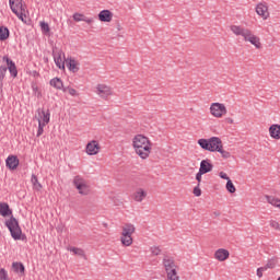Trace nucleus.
Here are the masks:
<instances>
[{"label": "nucleus", "mask_w": 280, "mask_h": 280, "mask_svg": "<svg viewBox=\"0 0 280 280\" xmlns=\"http://www.w3.org/2000/svg\"><path fill=\"white\" fill-rule=\"evenodd\" d=\"M66 67L69 71H71V60H66Z\"/></svg>", "instance_id": "49530a36"}, {"label": "nucleus", "mask_w": 280, "mask_h": 280, "mask_svg": "<svg viewBox=\"0 0 280 280\" xmlns=\"http://www.w3.org/2000/svg\"><path fill=\"white\" fill-rule=\"evenodd\" d=\"M3 91V83L0 82V93Z\"/></svg>", "instance_id": "8fccbe9b"}, {"label": "nucleus", "mask_w": 280, "mask_h": 280, "mask_svg": "<svg viewBox=\"0 0 280 280\" xmlns=\"http://www.w3.org/2000/svg\"><path fill=\"white\" fill-rule=\"evenodd\" d=\"M220 178H223V180H231V178L229 177V175L224 172H220L219 174Z\"/></svg>", "instance_id": "a18cd8bd"}, {"label": "nucleus", "mask_w": 280, "mask_h": 280, "mask_svg": "<svg viewBox=\"0 0 280 280\" xmlns=\"http://www.w3.org/2000/svg\"><path fill=\"white\" fill-rule=\"evenodd\" d=\"M73 19L77 22L83 21L84 23H88V25H91V23H94L95 21L93 18H86V15L80 13H74Z\"/></svg>", "instance_id": "b1692460"}, {"label": "nucleus", "mask_w": 280, "mask_h": 280, "mask_svg": "<svg viewBox=\"0 0 280 280\" xmlns=\"http://www.w3.org/2000/svg\"><path fill=\"white\" fill-rule=\"evenodd\" d=\"M22 23H27V9H24V11H19L18 13H14Z\"/></svg>", "instance_id": "c85d7f7f"}, {"label": "nucleus", "mask_w": 280, "mask_h": 280, "mask_svg": "<svg viewBox=\"0 0 280 280\" xmlns=\"http://www.w3.org/2000/svg\"><path fill=\"white\" fill-rule=\"evenodd\" d=\"M98 21L102 23H110L113 21V12L110 10H103L98 13Z\"/></svg>", "instance_id": "6ab92c4d"}, {"label": "nucleus", "mask_w": 280, "mask_h": 280, "mask_svg": "<svg viewBox=\"0 0 280 280\" xmlns=\"http://www.w3.org/2000/svg\"><path fill=\"white\" fill-rule=\"evenodd\" d=\"M0 215L2 218H10L4 224L11 233V237H13L15 241L21 240L23 231L21 230V225H19V220L12 215V210L10 209V205L8 202L0 201Z\"/></svg>", "instance_id": "f257e3e1"}, {"label": "nucleus", "mask_w": 280, "mask_h": 280, "mask_svg": "<svg viewBox=\"0 0 280 280\" xmlns=\"http://www.w3.org/2000/svg\"><path fill=\"white\" fill-rule=\"evenodd\" d=\"M37 113H38V118H37L38 124H43L44 126H47L51 117V114L49 113V110L45 112V109H38Z\"/></svg>", "instance_id": "ddd939ff"}, {"label": "nucleus", "mask_w": 280, "mask_h": 280, "mask_svg": "<svg viewBox=\"0 0 280 280\" xmlns=\"http://www.w3.org/2000/svg\"><path fill=\"white\" fill-rule=\"evenodd\" d=\"M278 280H280V277L278 278Z\"/></svg>", "instance_id": "5fc2aeb1"}, {"label": "nucleus", "mask_w": 280, "mask_h": 280, "mask_svg": "<svg viewBox=\"0 0 280 280\" xmlns=\"http://www.w3.org/2000/svg\"><path fill=\"white\" fill-rule=\"evenodd\" d=\"M136 228L131 223H126L122 226V232L120 235V242L122 246H132V234L135 233Z\"/></svg>", "instance_id": "20e7f679"}, {"label": "nucleus", "mask_w": 280, "mask_h": 280, "mask_svg": "<svg viewBox=\"0 0 280 280\" xmlns=\"http://www.w3.org/2000/svg\"><path fill=\"white\" fill-rule=\"evenodd\" d=\"M210 113L213 117H217L220 119L221 117H224L226 115V106L222 103H212L210 106Z\"/></svg>", "instance_id": "0eeeda50"}, {"label": "nucleus", "mask_w": 280, "mask_h": 280, "mask_svg": "<svg viewBox=\"0 0 280 280\" xmlns=\"http://www.w3.org/2000/svg\"><path fill=\"white\" fill-rule=\"evenodd\" d=\"M266 268L265 267H259L256 271V275L259 279H261V277H264V272H266Z\"/></svg>", "instance_id": "a19ab883"}, {"label": "nucleus", "mask_w": 280, "mask_h": 280, "mask_svg": "<svg viewBox=\"0 0 280 280\" xmlns=\"http://www.w3.org/2000/svg\"><path fill=\"white\" fill-rule=\"evenodd\" d=\"M192 194H194L195 196H197V197L202 196V190L200 189V184H198V185L194 188Z\"/></svg>", "instance_id": "4c0bfd02"}, {"label": "nucleus", "mask_w": 280, "mask_h": 280, "mask_svg": "<svg viewBox=\"0 0 280 280\" xmlns=\"http://www.w3.org/2000/svg\"><path fill=\"white\" fill-rule=\"evenodd\" d=\"M9 5L13 14H19V12H25L27 10V5H25L23 0H9Z\"/></svg>", "instance_id": "6e6552de"}, {"label": "nucleus", "mask_w": 280, "mask_h": 280, "mask_svg": "<svg viewBox=\"0 0 280 280\" xmlns=\"http://www.w3.org/2000/svg\"><path fill=\"white\" fill-rule=\"evenodd\" d=\"M45 126L46 125L38 122L37 137H40L43 132H45Z\"/></svg>", "instance_id": "ea45409f"}, {"label": "nucleus", "mask_w": 280, "mask_h": 280, "mask_svg": "<svg viewBox=\"0 0 280 280\" xmlns=\"http://www.w3.org/2000/svg\"><path fill=\"white\" fill-rule=\"evenodd\" d=\"M13 272L19 275L20 277H23L25 275V265L23 262L14 261L11 266Z\"/></svg>", "instance_id": "aec40b11"}, {"label": "nucleus", "mask_w": 280, "mask_h": 280, "mask_svg": "<svg viewBox=\"0 0 280 280\" xmlns=\"http://www.w3.org/2000/svg\"><path fill=\"white\" fill-rule=\"evenodd\" d=\"M277 264H278V260H277V258H270L268 261H267V264H266V266H264V268H266V270H272V268H276V266H277Z\"/></svg>", "instance_id": "7c9ffc66"}, {"label": "nucleus", "mask_w": 280, "mask_h": 280, "mask_svg": "<svg viewBox=\"0 0 280 280\" xmlns=\"http://www.w3.org/2000/svg\"><path fill=\"white\" fill-rule=\"evenodd\" d=\"M73 185L80 196H89L91 194V185L82 176L78 175L73 178Z\"/></svg>", "instance_id": "39448f33"}, {"label": "nucleus", "mask_w": 280, "mask_h": 280, "mask_svg": "<svg viewBox=\"0 0 280 280\" xmlns=\"http://www.w3.org/2000/svg\"><path fill=\"white\" fill-rule=\"evenodd\" d=\"M163 266L165 268L166 275H172L176 272V262L170 256L164 257Z\"/></svg>", "instance_id": "f8f14e48"}, {"label": "nucleus", "mask_w": 280, "mask_h": 280, "mask_svg": "<svg viewBox=\"0 0 280 280\" xmlns=\"http://www.w3.org/2000/svg\"><path fill=\"white\" fill-rule=\"evenodd\" d=\"M205 173H201V171H199L197 174H196V180L198 182V185H200V183H202V176H203Z\"/></svg>", "instance_id": "c03bdc74"}, {"label": "nucleus", "mask_w": 280, "mask_h": 280, "mask_svg": "<svg viewBox=\"0 0 280 280\" xmlns=\"http://www.w3.org/2000/svg\"><path fill=\"white\" fill-rule=\"evenodd\" d=\"M225 187H226V190H228L230 194H235L236 188H235V185H233V182H232L231 179L228 180Z\"/></svg>", "instance_id": "72a5a7b5"}, {"label": "nucleus", "mask_w": 280, "mask_h": 280, "mask_svg": "<svg viewBox=\"0 0 280 280\" xmlns=\"http://www.w3.org/2000/svg\"><path fill=\"white\" fill-rule=\"evenodd\" d=\"M100 150H102V147H100V142L97 140H92L86 144V154L90 156L100 154Z\"/></svg>", "instance_id": "9d476101"}, {"label": "nucleus", "mask_w": 280, "mask_h": 280, "mask_svg": "<svg viewBox=\"0 0 280 280\" xmlns=\"http://www.w3.org/2000/svg\"><path fill=\"white\" fill-rule=\"evenodd\" d=\"M243 38L246 43H250V45H254V47H256V49H261V42L258 36L253 34V31L245 28Z\"/></svg>", "instance_id": "423d86ee"}, {"label": "nucleus", "mask_w": 280, "mask_h": 280, "mask_svg": "<svg viewBox=\"0 0 280 280\" xmlns=\"http://www.w3.org/2000/svg\"><path fill=\"white\" fill-rule=\"evenodd\" d=\"M32 75H33V78H38L40 75V73H38V71H33Z\"/></svg>", "instance_id": "de8ad7c7"}, {"label": "nucleus", "mask_w": 280, "mask_h": 280, "mask_svg": "<svg viewBox=\"0 0 280 280\" xmlns=\"http://www.w3.org/2000/svg\"><path fill=\"white\" fill-rule=\"evenodd\" d=\"M217 152H219V154H221L222 159H231V152L224 150L223 144H222V148H219V150H217Z\"/></svg>", "instance_id": "473e14b6"}, {"label": "nucleus", "mask_w": 280, "mask_h": 280, "mask_svg": "<svg viewBox=\"0 0 280 280\" xmlns=\"http://www.w3.org/2000/svg\"><path fill=\"white\" fill-rule=\"evenodd\" d=\"M256 12L258 16H261L265 21L270 16V13L268 12V5L266 3H259L256 7Z\"/></svg>", "instance_id": "f3484780"}, {"label": "nucleus", "mask_w": 280, "mask_h": 280, "mask_svg": "<svg viewBox=\"0 0 280 280\" xmlns=\"http://www.w3.org/2000/svg\"><path fill=\"white\" fill-rule=\"evenodd\" d=\"M31 183L33 185V189H35L36 191H40V189H43V185L39 184L38 177L34 174L31 177Z\"/></svg>", "instance_id": "cd10ccee"}, {"label": "nucleus", "mask_w": 280, "mask_h": 280, "mask_svg": "<svg viewBox=\"0 0 280 280\" xmlns=\"http://www.w3.org/2000/svg\"><path fill=\"white\" fill-rule=\"evenodd\" d=\"M266 200L269 202V205H272V207L280 208V199H277L273 196H266Z\"/></svg>", "instance_id": "c756f323"}, {"label": "nucleus", "mask_w": 280, "mask_h": 280, "mask_svg": "<svg viewBox=\"0 0 280 280\" xmlns=\"http://www.w3.org/2000/svg\"><path fill=\"white\" fill-rule=\"evenodd\" d=\"M147 197H148V192L143 190V188H139L133 194V200L136 202H143V200H145Z\"/></svg>", "instance_id": "4be33fe9"}, {"label": "nucleus", "mask_w": 280, "mask_h": 280, "mask_svg": "<svg viewBox=\"0 0 280 280\" xmlns=\"http://www.w3.org/2000/svg\"><path fill=\"white\" fill-rule=\"evenodd\" d=\"M198 145L208 152H218V150L222 148V139L218 137H211L209 139L202 138L198 140Z\"/></svg>", "instance_id": "7ed1b4c3"}, {"label": "nucleus", "mask_w": 280, "mask_h": 280, "mask_svg": "<svg viewBox=\"0 0 280 280\" xmlns=\"http://www.w3.org/2000/svg\"><path fill=\"white\" fill-rule=\"evenodd\" d=\"M80 71V61L71 59V72L78 73Z\"/></svg>", "instance_id": "2f4dec72"}, {"label": "nucleus", "mask_w": 280, "mask_h": 280, "mask_svg": "<svg viewBox=\"0 0 280 280\" xmlns=\"http://www.w3.org/2000/svg\"><path fill=\"white\" fill-rule=\"evenodd\" d=\"M214 215L218 218L220 217V212H214Z\"/></svg>", "instance_id": "864d4df0"}, {"label": "nucleus", "mask_w": 280, "mask_h": 280, "mask_svg": "<svg viewBox=\"0 0 280 280\" xmlns=\"http://www.w3.org/2000/svg\"><path fill=\"white\" fill-rule=\"evenodd\" d=\"M52 56L58 69H65V58H62V52L60 50H52Z\"/></svg>", "instance_id": "dca6fc26"}, {"label": "nucleus", "mask_w": 280, "mask_h": 280, "mask_svg": "<svg viewBox=\"0 0 280 280\" xmlns=\"http://www.w3.org/2000/svg\"><path fill=\"white\" fill-rule=\"evenodd\" d=\"M230 255L229 250L220 248L214 253V258L218 259V261H226Z\"/></svg>", "instance_id": "412c9836"}, {"label": "nucleus", "mask_w": 280, "mask_h": 280, "mask_svg": "<svg viewBox=\"0 0 280 280\" xmlns=\"http://www.w3.org/2000/svg\"><path fill=\"white\" fill-rule=\"evenodd\" d=\"M50 86H54V89L57 90H63V93H69L71 94V88H65V85L62 84V80L58 79V78H54L50 80Z\"/></svg>", "instance_id": "4468645a"}, {"label": "nucleus", "mask_w": 280, "mask_h": 280, "mask_svg": "<svg viewBox=\"0 0 280 280\" xmlns=\"http://www.w3.org/2000/svg\"><path fill=\"white\" fill-rule=\"evenodd\" d=\"M151 253H152V255H154L156 257V256L161 255V248L151 247Z\"/></svg>", "instance_id": "37998d69"}, {"label": "nucleus", "mask_w": 280, "mask_h": 280, "mask_svg": "<svg viewBox=\"0 0 280 280\" xmlns=\"http://www.w3.org/2000/svg\"><path fill=\"white\" fill-rule=\"evenodd\" d=\"M228 124H233V118H226Z\"/></svg>", "instance_id": "09e8293b"}, {"label": "nucleus", "mask_w": 280, "mask_h": 280, "mask_svg": "<svg viewBox=\"0 0 280 280\" xmlns=\"http://www.w3.org/2000/svg\"><path fill=\"white\" fill-rule=\"evenodd\" d=\"M270 228L275 229L276 231H280V225H279V222H277V221H271Z\"/></svg>", "instance_id": "79ce46f5"}, {"label": "nucleus", "mask_w": 280, "mask_h": 280, "mask_svg": "<svg viewBox=\"0 0 280 280\" xmlns=\"http://www.w3.org/2000/svg\"><path fill=\"white\" fill-rule=\"evenodd\" d=\"M95 93L101 96L102 100H106L113 95V89L106 84H97Z\"/></svg>", "instance_id": "1a4fd4ad"}, {"label": "nucleus", "mask_w": 280, "mask_h": 280, "mask_svg": "<svg viewBox=\"0 0 280 280\" xmlns=\"http://www.w3.org/2000/svg\"><path fill=\"white\" fill-rule=\"evenodd\" d=\"M40 30L43 32V34H49V24L47 22H40Z\"/></svg>", "instance_id": "c9c22d12"}, {"label": "nucleus", "mask_w": 280, "mask_h": 280, "mask_svg": "<svg viewBox=\"0 0 280 280\" xmlns=\"http://www.w3.org/2000/svg\"><path fill=\"white\" fill-rule=\"evenodd\" d=\"M199 172L202 174H209V172H213V164H211V160H202L200 162Z\"/></svg>", "instance_id": "a211bd4d"}, {"label": "nucleus", "mask_w": 280, "mask_h": 280, "mask_svg": "<svg viewBox=\"0 0 280 280\" xmlns=\"http://www.w3.org/2000/svg\"><path fill=\"white\" fill-rule=\"evenodd\" d=\"M3 62H7V70H9V73L11 74L12 78H16L19 75V70L16 69V63L10 59V57L4 56L2 58Z\"/></svg>", "instance_id": "9b49d317"}, {"label": "nucleus", "mask_w": 280, "mask_h": 280, "mask_svg": "<svg viewBox=\"0 0 280 280\" xmlns=\"http://www.w3.org/2000/svg\"><path fill=\"white\" fill-rule=\"evenodd\" d=\"M269 135L271 139H280V125H271L269 127Z\"/></svg>", "instance_id": "5701e85b"}, {"label": "nucleus", "mask_w": 280, "mask_h": 280, "mask_svg": "<svg viewBox=\"0 0 280 280\" xmlns=\"http://www.w3.org/2000/svg\"><path fill=\"white\" fill-rule=\"evenodd\" d=\"M132 147L140 159H148L152 153V142L143 135H136L132 139Z\"/></svg>", "instance_id": "f03ea898"}, {"label": "nucleus", "mask_w": 280, "mask_h": 280, "mask_svg": "<svg viewBox=\"0 0 280 280\" xmlns=\"http://www.w3.org/2000/svg\"><path fill=\"white\" fill-rule=\"evenodd\" d=\"M33 91H38V86L33 85Z\"/></svg>", "instance_id": "603ef678"}, {"label": "nucleus", "mask_w": 280, "mask_h": 280, "mask_svg": "<svg viewBox=\"0 0 280 280\" xmlns=\"http://www.w3.org/2000/svg\"><path fill=\"white\" fill-rule=\"evenodd\" d=\"M71 95H75V90L74 89L71 90Z\"/></svg>", "instance_id": "3c124183"}, {"label": "nucleus", "mask_w": 280, "mask_h": 280, "mask_svg": "<svg viewBox=\"0 0 280 280\" xmlns=\"http://www.w3.org/2000/svg\"><path fill=\"white\" fill-rule=\"evenodd\" d=\"M10 38V30L5 26H0V40H8Z\"/></svg>", "instance_id": "a878e982"}, {"label": "nucleus", "mask_w": 280, "mask_h": 280, "mask_svg": "<svg viewBox=\"0 0 280 280\" xmlns=\"http://www.w3.org/2000/svg\"><path fill=\"white\" fill-rule=\"evenodd\" d=\"M5 73H8V67L0 66V82H3V80H5Z\"/></svg>", "instance_id": "f704fd0d"}, {"label": "nucleus", "mask_w": 280, "mask_h": 280, "mask_svg": "<svg viewBox=\"0 0 280 280\" xmlns=\"http://www.w3.org/2000/svg\"><path fill=\"white\" fill-rule=\"evenodd\" d=\"M230 30L235 34V36H244V33L246 32V28L237 25H232Z\"/></svg>", "instance_id": "bb28decb"}, {"label": "nucleus", "mask_w": 280, "mask_h": 280, "mask_svg": "<svg viewBox=\"0 0 280 280\" xmlns=\"http://www.w3.org/2000/svg\"><path fill=\"white\" fill-rule=\"evenodd\" d=\"M19 158L16 155H9L5 160L8 170L14 171L19 167Z\"/></svg>", "instance_id": "2eb2a0df"}, {"label": "nucleus", "mask_w": 280, "mask_h": 280, "mask_svg": "<svg viewBox=\"0 0 280 280\" xmlns=\"http://www.w3.org/2000/svg\"><path fill=\"white\" fill-rule=\"evenodd\" d=\"M0 280H10V278H8V271L3 268L0 269Z\"/></svg>", "instance_id": "e433bc0d"}, {"label": "nucleus", "mask_w": 280, "mask_h": 280, "mask_svg": "<svg viewBox=\"0 0 280 280\" xmlns=\"http://www.w3.org/2000/svg\"><path fill=\"white\" fill-rule=\"evenodd\" d=\"M166 275H167V280H180L176 271L174 273H166Z\"/></svg>", "instance_id": "58836bf2"}, {"label": "nucleus", "mask_w": 280, "mask_h": 280, "mask_svg": "<svg viewBox=\"0 0 280 280\" xmlns=\"http://www.w3.org/2000/svg\"><path fill=\"white\" fill-rule=\"evenodd\" d=\"M71 253L75 257H79V259H84L86 261V252L80 247H71Z\"/></svg>", "instance_id": "393cba45"}]
</instances>
